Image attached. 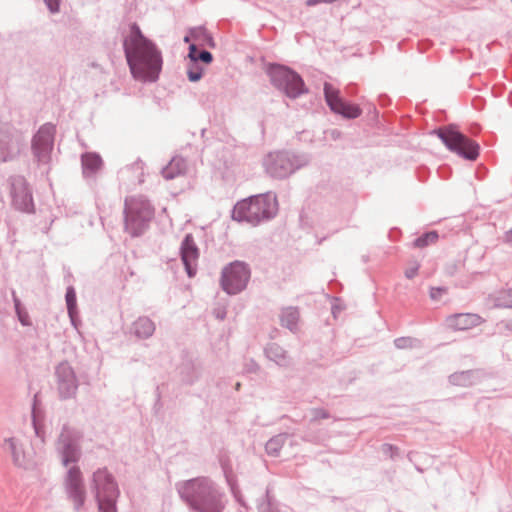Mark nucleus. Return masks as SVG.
Masks as SVG:
<instances>
[{
    "instance_id": "obj_20",
    "label": "nucleus",
    "mask_w": 512,
    "mask_h": 512,
    "mask_svg": "<svg viewBox=\"0 0 512 512\" xmlns=\"http://www.w3.org/2000/svg\"><path fill=\"white\" fill-rule=\"evenodd\" d=\"M63 464L68 465L71 462H76L79 458V452L74 445L67 444L63 449Z\"/></svg>"
},
{
    "instance_id": "obj_6",
    "label": "nucleus",
    "mask_w": 512,
    "mask_h": 512,
    "mask_svg": "<svg viewBox=\"0 0 512 512\" xmlns=\"http://www.w3.org/2000/svg\"><path fill=\"white\" fill-rule=\"evenodd\" d=\"M250 278V270L247 265L235 261L226 266L222 271L221 286L228 294H236L242 291Z\"/></svg>"
},
{
    "instance_id": "obj_2",
    "label": "nucleus",
    "mask_w": 512,
    "mask_h": 512,
    "mask_svg": "<svg viewBox=\"0 0 512 512\" xmlns=\"http://www.w3.org/2000/svg\"><path fill=\"white\" fill-rule=\"evenodd\" d=\"M277 212L276 198L269 194L258 195L238 202L232 218L238 222L246 221L256 224L273 217Z\"/></svg>"
},
{
    "instance_id": "obj_32",
    "label": "nucleus",
    "mask_w": 512,
    "mask_h": 512,
    "mask_svg": "<svg viewBox=\"0 0 512 512\" xmlns=\"http://www.w3.org/2000/svg\"><path fill=\"white\" fill-rule=\"evenodd\" d=\"M504 242L506 243H512V229H510L509 231H507L504 235Z\"/></svg>"
},
{
    "instance_id": "obj_1",
    "label": "nucleus",
    "mask_w": 512,
    "mask_h": 512,
    "mask_svg": "<svg viewBox=\"0 0 512 512\" xmlns=\"http://www.w3.org/2000/svg\"><path fill=\"white\" fill-rule=\"evenodd\" d=\"M123 46L132 75L141 81H155L162 68L161 52L136 24L130 27Z\"/></svg>"
},
{
    "instance_id": "obj_17",
    "label": "nucleus",
    "mask_w": 512,
    "mask_h": 512,
    "mask_svg": "<svg viewBox=\"0 0 512 512\" xmlns=\"http://www.w3.org/2000/svg\"><path fill=\"white\" fill-rule=\"evenodd\" d=\"M154 330L153 322L146 317H141L134 323V332L139 337H149L153 334Z\"/></svg>"
},
{
    "instance_id": "obj_25",
    "label": "nucleus",
    "mask_w": 512,
    "mask_h": 512,
    "mask_svg": "<svg viewBox=\"0 0 512 512\" xmlns=\"http://www.w3.org/2000/svg\"><path fill=\"white\" fill-rule=\"evenodd\" d=\"M201 77H202L201 69L197 68L196 70H193V69L188 70V78L190 81L196 82V81L200 80Z\"/></svg>"
},
{
    "instance_id": "obj_9",
    "label": "nucleus",
    "mask_w": 512,
    "mask_h": 512,
    "mask_svg": "<svg viewBox=\"0 0 512 512\" xmlns=\"http://www.w3.org/2000/svg\"><path fill=\"white\" fill-rule=\"evenodd\" d=\"M58 389L62 397L68 398L75 394L77 382L72 368L62 363L57 367Z\"/></svg>"
},
{
    "instance_id": "obj_5",
    "label": "nucleus",
    "mask_w": 512,
    "mask_h": 512,
    "mask_svg": "<svg viewBox=\"0 0 512 512\" xmlns=\"http://www.w3.org/2000/svg\"><path fill=\"white\" fill-rule=\"evenodd\" d=\"M272 83L291 98H295L304 93V83L299 75L290 69L275 65L269 70Z\"/></svg>"
},
{
    "instance_id": "obj_18",
    "label": "nucleus",
    "mask_w": 512,
    "mask_h": 512,
    "mask_svg": "<svg viewBox=\"0 0 512 512\" xmlns=\"http://www.w3.org/2000/svg\"><path fill=\"white\" fill-rule=\"evenodd\" d=\"M298 319H299L298 310L295 308H287L282 313L281 322H282V325L286 326L290 330H293L296 327Z\"/></svg>"
},
{
    "instance_id": "obj_13",
    "label": "nucleus",
    "mask_w": 512,
    "mask_h": 512,
    "mask_svg": "<svg viewBox=\"0 0 512 512\" xmlns=\"http://www.w3.org/2000/svg\"><path fill=\"white\" fill-rule=\"evenodd\" d=\"M483 319L473 313L456 314L447 319V324L454 330H468L482 324Z\"/></svg>"
},
{
    "instance_id": "obj_7",
    "label": "nucleus",
    "mask_w": 512,
    "mask_h": 512,
    "mask_svg": "<svg viewBox=\"0 0 512 512\" xmlns=\"http://www.w3.org/2000/svg\"><path fill=\"white\" fill-rule=\"evenodd\" d=\"M325 99L330 109L346 118H357L362 111L359 106L344 101L338 89L331 84L326 83L324 86Z\"/></svg>"
},
{
    "instance_id": "obj_4",
    "label": "nucleus",
    "mask_w": 512,
    "mask_h": 512,
    "mask_svg": "<svg viewBox=\"0 0 512 512\" xmlns=\"http://www.w3.org/2000/svg\"><path fill=\"white\" fill-rule=\"evenodd\" d=\"M93 484L100 512H116L115 500L118 489L106 469H99L94 473Z\"/></svg>"
},
{
    "instance_id": "obj_21",
    "label": "nucleus",
    "mask_w": 512,
    "mask_h": 512,
    "mask_svg": "<svg viewBox=\"0 0 512 512\" xmlns=\"http://www.w3.org/2000/svg\"><path fill=\"white\" fill-rule=\"evenodd\" d=\"M438 234L435 231L426 233L425 235L417 238L414 242L415 247L423 248L430 244L436 243Z\"/></svg>"
},
{
    "instance_id": "obj_8",
    "label": "nucleus",
    "mask_w": 512,
    "mask_h": 512,
    "mask_svg": "<svg viewBox=\"0 0 512 512\" xmlns=\"http://www.w3.org/2000/svg\"><path fill=\"white\" fill-rule=\"evenodd\" d=\"M125 213L126 226L133 230L139 228L142 223L148 221L153 214L148 202L137 199L126 201Z\"/></svg>"
},
{
    "instance_id": "obj_12",
    "label": "nucleus",
    "mask_w": 512,
    "mask_h": 512,
    "mask_svg": "<svg viewBox=\"0 0 512 512\" xmlns=\"http://www.w3.org/2000/svg\"><path fill=\"white\" fill-rule=\"evenodd\" d=\"M268 171L276 176H286L292 170V163L289 158L282 153L270 154L266 161Z\"/></svg>"
},
{
    "instance_id": "obj_23",
    "label": "nucleus",
    "mask_w": 512,
    "mask_h": 512,
    "mask_svg": "<svg viewBox=\"0 0 512 512\" xmlns=\"http://www.w3.org/2000/svg\"><path fill=\"white\" fill-rule=\"evenodd\" d=\"M204 37L205 39L208 40V42H211L212 39L206 34V32L201 29V28H197V29H194L190 32V35L189 36H186L184 38L185 42H189L191 40L193 41H199L200 40V37Z\"/></svg>"
},
{
    "instance_id": "obj_29",
    "label": "nucleus",
    "mask_w": 512,
    "mask_h": 512,
    "mask_svg": "<svg viewBox=\"0 0 512 512\" xmlns=\"http://www.w3.org/2000/svg\"><path fill=\"white\" fill-rule=\"evenodd\" d=\"M51 12L59 10V0H44Z\"/></svg>"
},
{
    "instance_id": "obj_15",
    "label": "nucleus",
    "mask_w": 512,
    "mask_h": 512,
    "mask_svg": "<svg viewBox=\"0 0 512 512\" xmlns=\"http://www.w3.org/2000/svg\"><path fill=\"white\" fill-rule=\"evenodd\" d=\"M4 446L7 451L11 454L13 462L17 466H23L25 464V455L19 441L15 437L6 438L4 440Z\"/></svg>"
},
{
    "instance_id": "obj_11",
    "label": "nucleus",
    "mask_w": 512,
    "mask_h": 512,
    "mask_svg": "<svg viewBox=\"0 0 512 512\" xmlns=\"http://www.w3.org/2000/svg\"><path fill=\"white\" fill-rule=\"evenodd\" d=\"M181 256L188 276L193 277L196 273L199 252L191 235H187L182 243Z\"/></svg>"
},
{
    "instance_id": "obj_10",
    "label": "nucleus",
    "mask_w": 512,
    "mask_h": 512,
    "mask_svg": "<svg viewBox=\"0 0 512 512\" xmlns=\"http://www.w3.org/2000/svg\"><path fill=\"white\" fill-rule=\"evenodd\" d=\"M66 486L70 497L77 507L84 503L85 490L82 483L81 472L78 467H72L68 471Z\"/></svg>"
},
{
    "instance_id": "obj_31",
    "label": "nucleus",
    "mask_w": 512,
    "mask_h": 512,
    "mask_svg": "<svg viewBox=\"0 0 512 512\" xmlns=\"http://www.w3.org/2000/svg\"><path fill=\"white\" fill-rule=\"evenodd\" d=\"M337 0H307L306 4L308 6H313L321 3H334Z\"/></svg>"
},
{
    "instance_id": "obj_16",
    "label": "nucleus",
    "mask_w": 512,
    "mask_h": 512,
    "mask_svg": "<svg viewBox=\"0 0 512 512\" xmlns=\"http://www.w3.org/2000/svg\"><path fill=\"white\" fill-rule=\"evenodd\" d=\"M186 170V162L182 158H173L163 169V177L167 180L182 175Z\"/></svg>"
},
{
    "instance_id": "obj_3",
    "label": "nucleus",
    "mask_w": 512,
    "mask_h": 512,
    "mask_svg": "<svg viewBox=\"0 0 512 512\" xmlns=\"http://www.w3.org/2000/svg\"><path fill=\"white\" fill-rule=\"evenodd\" d=\"M434 133L437 134L450 151L469 160H475L478 157V145L462 134L457 126L447 125L435 130Z\"/></svg>"
},
{
    "instance_id": "obj_22",
    "label": "nucleus",
    "mask_w": 512,
    "mask_h": 512,
    "mask_svg": "<svg viewBox=\"0 0 512 512\" xmlns=\"http://www.w3.org/2000/svg\"><path fill=\"white\" fill-rule=\"evenodd\" d=\"M82 163L85 168H89L94 171L100 168L102 165V160L99 156L94 154H86L82 158Z\"/></svg>"
},
{
    "instance_id": "obj_19",
    "label": "nucleus",
    "mask_w": 512,
    "mask_h": 512,
    "mask_svg": "<svg viewBox=\"0 0 512 512\" xmlns=\"http://www.w3.org/2000/svg\"><path fill=\"white\" fill-rule=\"evenodd\" d=\"M496 305L501 308H512V289L500 291L496 298Z\"/></svg>"
},
{
    "instance_id": "obj_33",
    "label": "nucleus",
    "mask_w": 512,
    "mask_h": 512,
    "mask_svg": "<svg viewBox=\"0 0 512 512\" xmlns=\"http://www.w3.org/2000/svg\"><path fill=\"white\" fill-rule=\"evenodd\" d=\"M22 324H27V322L25 320H21Z\"/></svg>"
},
{
    "instance_id": "obj_28",
    "label": "nucleus",
    "mask_w": 512,
    "mask_h": 512,
    "mask_svg": "<svg viewBox=\"0 0 512 512\" xmlns=\"http://www.w3.org/2000/svg\"><path fill=\"white\" fill-rule=\"evenodd\" d=\"M198 53H197V48H196V45L193 43L190 45V48H189V58L191 59V61H193L194 63H196L198 61Z\"/></svg>"
},
{
    "instance_id": "obj_26",
    "label": "nucleus",
    "mask_w": 512,
    "mask_h": 512,
    "mask_svg": "<svg viewBox=\"0 0 512 512\" xmlns=\"http://www.w3.org/2000/svg\"><path fill=\"white\" fill-rule=\"evenodd\" d=\"M418 270H419V265L414 264L405 270V276L409 279H412L413 277H415L417 275Z\"/></svg>"
},
{
    "instance_id": "obj_14",
    "label": "nucleus",
    "mask_w": 512,
    "mask_h": 512,
    "mask_svg": "<svg viewBox=\"0 0 512 512\" xmlns=\"http://www.w3.org/2000/svg\"><path fill=\"white\" fill-rule=\"evenodd\" d=\"M54 128L52 126L42 127L34 137V148L36 150H48L53 143Z\"/></svg>"
},
{
    "instance_id": "obj_24",
    "label": "nucleus",
    "mask_w": 512,
    "mask_h": 512,
    "mask_svg": "<svg viewBox=\"0 0 512 512\" xmlns=\"http://www.w3.org/2000/svg\"><path fill=\"white\" fill-rule=\"evenodd\" d=\"M66 302H67V307H68L69 313L71 314L76 305V295L72 288L67 290Z\"/></svg>"
},
{
    "instance_id": "obj_27",
    "label": "nucleus",
    "mask_w": 512,
    "mask_h": 512,
    "mask_svg": "<svg viewBox=\"0 0 512 512\" xmlns=\"http://www.w3.org/2000/svg\"><path fill=\"white\" fill-rule=\"evenodd\" d=\"M212 59V54L208 51H202L198 55V60H201L206 64H209L212 61Z\"/></svg>"
},
{
    "instance_id": "obj_30",
    "label": "nucleus",
    "mask_w": 512,
    "mask_h": 512,
    "mask_svg": "<svg viewBox=\"0 0 512 512\" xmlns=\"http://www.w3.org/2000/svg\"><path fill=\"white\" fill-rule=\"evenodd\" d=\"M278 445V441L275 440V439H272L270 440L267 444H266V450L269 452V453H272V452H276L277 450V446Z\"/></svg>"
}]
</instances>
